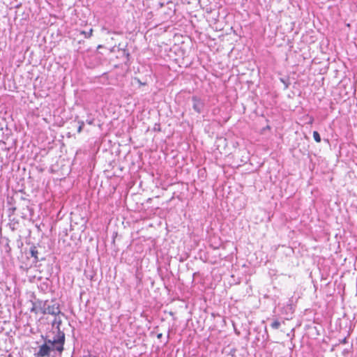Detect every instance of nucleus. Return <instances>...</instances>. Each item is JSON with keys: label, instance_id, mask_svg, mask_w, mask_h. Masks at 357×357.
Instances as JSON below:
<instances>
[{"label": "nucleus", "instance_id": "nucleus-9", "mask_svg": "<svg viewBox=\"0 0 357 357\" xmlns=\"http://www.w3.org/2000/svg\"><path fill=\"white\" fill-rule=\"evenodd\" d=\"M313 137H314V139L317 142H321V137L319 134V132L317 131H314L313 132Z\"/></svg>", "mask_w": 357, "mask_h": 357}, {"label": "nucleus", "instance_id": "nucleus-13", "mask_svg": "<svg viewBox=\"0 0 357 357\" xmlns=\"http://www.w3.org/2000/svg\"><path fill=\"white\" fill-rule=\"evenodd\" d=\"M135 81L138 83L140 86H146L147 84L146 82H142L139 78L135 77Z\"/></svg>", "mask_w": 357, "mask_h": 357}, {"label": "nucleus", "instance_id": "nucleus-2", "mask_svg": "<svg viewBox=\"0 0 357 357\" xmlns=\"http://www.w3.org/2000/svg\"><path fill=\"white\" fill-rule=\"evenodd\" d=\"M42 307V313L49 314L52 315H59L61 313L59 305L56 303H54L52 305H50L48 303L47 301H45L43 303V307Z\"/></svg>", "mask_w": 357, "mask_h": 357}, {"label": "nucleus", "instance_id": "nucleus-8", "mask_svg": "<svg viewBox=\"0 0 357 357\" xmlns=\"http://www.w3.org/2000/svg\"><path fill=\"white\" fill-rule=\"evenodd\" d=\"M93 33V29H90L89 31H81L80 34L83 35L85 38H89Z\"/></svg>", "mask_w": 357, "mask_h": 357}, {"label": "nucleus", "instance_id": "nucleus-14", "mask_svg": "<svg viewBox=\"0 0 357 357\" xmlns=\"http://www.w3.org/2000/svg\"><path fill=\"white\" fill-rule=\"evenodd\" d=\"M86 122L89 125H93L94 123V119H87Z\"/></svg>", "mask_w": 357, "mask_h": 357}, {"label": "nucleus", "instance_id": "nucleus-20", "mask_svg": "<svg viewBox=\"0 0 357 357\" xmlns=\"http://www.w3.org/2000/svg\"><path fill=\"white\" fill-rule=\"evenodd\" d=\"M151 200H152V199H151V198H148V199H146V201H147V202H149V201H151Z\"/></svg>", "mask_w": 357, "mask_h": 357}, {"label": "nucleus", "instance_id": "nucleus-3", "mask_svg": "<svg viewBox=\"0 0 357 357\" xmlns=\"http://www.w3.org/2000/svg\"><path fill=\"white\" fill-rule=\"evenodd\" d=\"M127 47L128 43L125 45L119 43L118 45V52L120 54V56L125 59L123 61L124 64L129 66L131 63V56Z\"/></svg>", "mask_w": 357, "mask_h": 357}, {"label": "nucleus", "instance_id": "nucleus-19", "mask_svg": "<svg viewBox=\"0 0 357 357\" xmlns=\"http://www.w3.org/2000/svg\"><path fill=\"white\" fill-rule=\"evenodd\" d=\"M184 2H186L187 3H190V0H184Z\"/></svg>", "mask_w": 357, "mask_h": 357}, {"label": "nucleus", "instance_id": "nucleus-4", "mask_svg": "<svg viewBox=\"0 0 357 357\" xmlns=\"http://www.w3.org/2000/svg\"><path fill=\"white\" fill-rule=\"evenodd\" d=\"M192 107L197 113L200 114L204 111L205 106L204 100L197 96H193L192 97Z\"/></svg>", "mask_w": 357, "mask_h": 357}, {"label": "nucleus", "instance_id": "nucleus-17", "mask_svg": "<svg viewBox=\"0 0 357 357\" xmlns=\"http://www.w3.org/2000/svg\"><path fill=\"white\" fill-rule=\"evenodd\" d=\"M8 204H9V206H10V208H12V202H8Z\"/></svg>", "mask_w": 357, "mask_h": 357}, {"label": "nucleus", "instance_id": "nucleus-21", "mask_svg": "<svg viewBox=\"0 0 357 357\" xmlns=\"http://www.w3.org/2000/svg\"><path fill=\"white\" fill-rule=\"evenodd\" d=\"M6 246H7V247L8 248V249L10 250V248H9V246H8V243L6 244Z\"/></svg>", "mask_w": 357, "mask_h": 357}, {"label": "nucleus", "instance_id": "nucleus-12", "mask_svg": "<svg viewBox=\"0 0 357 357\" xmlns=\"http://www.w3.org/2000/svg\"><path fill=\"white\" fill-rule=\"evenodd\" d=\"M280 326V323L278 321H275L271 324V327L274 329H278Z\"/></svg>", "mask_w": 357, "mask_h": 357}, {"label": "nucleus", "instance_id": "nucleus-18", "mask_svg": "<svg viewBox=\"0 0 357 357\" xmlns=\"http://www.w3.org/2000/svg\"><path fill=\"white\" fill-rule=\"evenodd\" d=\"M21 3H19V4H17V6H15V8H20L21 6Z\"/></svg>", "mask_w": 357, "mask_h": 357}, {"label": "nucleus", "instance_id": "nucleus-10", "mask_svg": "<svg viewBox=\"0 0 357 357\" xmlns=\"http://www.w3.org/2000/svg\"><path fill=\"white\" fill-rule=\"evenodd\" d=\"M6 75L0 71V88L4 85V79Z\"/></svg>", "mask_w": 357, "mask_h": 357}, {"label": "nucleus", "instance_id": "nucleus-11", "mask_svg": "<svg viewBox=\"0 0 357 357\" xmlns=\"http://www.w3.org/2000/svg\"><path fill=\"white\" fill-rule=\"evenodd\" d=\"M79 126L77 128V132L79 133L82 131L83 128L84 126V122L83 121H78Z\"/></svg>", "mask_w": 357, "mask_h": 357}, {"label": "nucleus", "instance_id": "nucleus-1", "mask_svg": "<svg viewBox=\"0 0 357 357\" xmlns=\"http://www.w3.org/2000/svg\"><path fill=\"white\" fill-rule=\"evenodd\" d=\"M43 343L38 347L34 353L35 357H49L51 354H58L61 356L64 350L65 336L59 333L57 336L50 335H41Z\"/></svg>", "mask_w": 357, "mask_h": 357}, {"label": "nucleus", "instance_id": "nucleus-5", "mask_svg": "<svg viewBox=\"0 0 357 357\" xmlns=\"http://www.w3.org/2000/svg\"><path fill=\"white\" fill-rule=\"evenodd\" d=\"M61 324H62V321H61V318L59 317H58V315H55V317L52 321V327L56 329V331H53L52 332V336H57V335H59V333H61V334H63L66 337L64 332L62 331L60 328Z\"/></svg>", "mask_w": 357, "mask_h": 357}, {"label": "nucleus", "instance_id": "nucleus-22", "mask_svg": "<svg viewBox=\"0 0 357 357\" xmlns=\"http://www.w3.org/2000/svg\"><path fill=\"white\" fill-rule=\"evenodd\" d=\"M89 357H98V356H91V355L89 356Z\"/></svg>", "mask_w": 357, "mask_h": 357}, {"label": "nucleus", "instance_id": "nucleus-15", "mask_svg": "<svg viewBox=\"0 0 357 357\" xmlns=\"http://www.w3.org/2000/svg\"><path fill=\"white\" fill-rule=\"evenodd\" d=\"M102 30L103 31H106V32H107V33H108V34H109V33H112V31H109L107 28H106V27H105V26H103V27L102 28Z\"/></svg>", "mask_w": 357, "mask_h": 357}, {"label": "nucleus", "instance_id": "nucleus-7", "mask_svg": "<svg viewBox=\"0 0 357 357\" xmlns=\"http://www.w3.org/2000/svg\"><path fill=\"white\" fill-rule=\"evenodd\" d=\"M197 174H198V176H199V179L201 180V181H204L205 179L206 178V169L204 168L199 169L197 172Z\"/></svg>", "mask_w": 357, "mask_h": 357}, {"label": "nucleus", "instance_id": "nucleus-6", "mask_svg": "<svg viewBox=\"0 0 357 357\" xmlns=\"http://www.w3.org/2000/svg\"><path fill=\"white\" fill-rule=\"evenodd\" d=\"M38 251L37 250V248L35 245L31 246L30 248V255L32 257H34L36 261H38Z\"/></svg>", "mask_w": 357, "mask_h": 357}, {"label": "nucleus", "instance_id": "nucleus-16", "mask_svg": "<svg viewBox=\"0 0 357 357\" xmlns=\"http://www.w3.org/2000/svg\"><path fill=\"white\" fill-rule=\"evenodd\" d=\"M162 337V333H158V334L157 335V337H158V339H160Z\"/></svg>", "mask_w": 357, "mask_h": 357}]
</instances>
